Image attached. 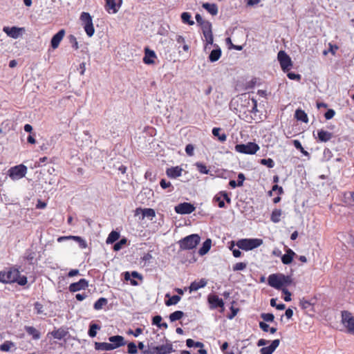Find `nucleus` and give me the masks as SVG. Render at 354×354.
Returning a JSON list of instances; mask_svg holds the SVG:
<instances>
[{"instance_id":"f257e3e1","label":"nucleus","mask_w":354,"mask_h":354,"mask_svg":"<svg viewBox=\"0 0 354 354\" xmlns=\"http://www.w3.org/2000/svg\"><path fill=\"white\" fill-rule=\"evenodd\" d=\"M0 281L4 283L17 282L20 286H24L27 283V277L20 275L17 269L11 268L0 272Z\"/></svg>"},{"instance_id":"f03ea898","label":"nucleus","mask_w":354,"mask_h":354,"mask_svg":"<svg viewBox=\"0 0 354 354\" xmlns=\"http://www.w3.org/2000/svg\"><path fill=\"white\" fill-rule=\"evenodd\" d=\"M172 344L166 340L165 344L160 346H155L153 344H149L147 349L143 351L144 354H170L174 352Z\"/></svg>"},{"instance_id":"7ed1b4c3","label":"nucleus","mask_w":354,"mask_h":354,"mask_svg":"<svg viewBox=\"0 0 354 354\" xmlns=\"http://www.w3.org/2000/svg\"><path fill=\"white\" fill-rule=\"evenodd\" d=\"M201 237L196 234L189 235L179 241V245L182 250H192L200 242Z\"/></svg>"},{"instance_id":"20e7f679","label":"nucleus","mask_w":354,"mask_h":354,"mask_svg":"<svg viewBox=\"0 0 354 354\" xmlns=\"http://www.w3.org/2000/svg\"><path fill=\"white\" fill-rule=\"evenodd\" d=\"M263 241L260 239H243L237 241L239 248L244 250H251L262 245Z\"/></svg>"},{"instance_id":"39448f33","label":"nucleus","mask_w":354,"mask_h":354,"mask_svg":"<svg viewBox=\"0 0 354 354\" xmlns=\"http://www.w3.org/2000/svg\"><path fill=\"white\" fill-rule=\"evenodd\" d=\"M259 149V146L257 143L252 142H249L246 144H239L235 146L236 151L249 155L255 154Z\"/></svg>"},{"instance_id":"423d86ee","label":"nucleus","mask_w":354,"mask_h":354,"mask_svg":"<svg viewBox=\"0 0 354 354\" xmlns=\"http://www.w3.org/2000/svg\"><path fill=\"white\" fill-rule=\"evenodd\" d=\"M80 19L84 26V29L88 37L94 35L95 29L93 24L92 17L89 13L83 12L81 14Z\"/></svg>"},{"instance_id":"0eeeda50","label":"nucleus","mask_w":354,"mask_h":354,"mask_svg":"<svg viewBox=\"0 0 354 354\" xmlns=\"http://www.w3.org/2000/svg\"><path fill=\"white\" fill-rule=\"evenodd\" d=\"M27 167L24 165H19L11 167L8 170V176L13 180H17L26 176Z\"/></svg>"},{"instance_id":"6e6552de","label":"nucleus","mask_w":354,"mask_h":354,"mask_svg":"<svg viewBox=\"0 0 354 354\" xmlns=\"http://www.w3.org/2000/svg\"><path fill=\"white\" fill-rule=\"evenodd\" d=\"M342 322L344 326L350 333H354V317L351 313L348 311H344L342 313Z\"/></svg>"},{"instance_id":"1a4fd4ad","label":"nucleus","mask_w":354,"mask_h":354,"mask_svg":"<svg viewBox=\"0 0 354 354\" xmlns=\"http://www.w3.org/2000/svg\"><path fill=\"white\" fill-rule=\"evenodd\" d=\"M278 60L280 63L282 70L288 71L292 66V61L290 57L283 50H280L277 55Z\"/></svg>"},{"instance_id":"9d476101","label":"nucleus","mask_w":354,"mask_h":354,"mask_svg":"<svg viewBox=\"0 0 354 354\" xmlns=\"http://www.w3.org/2000/svg\"><path fill=\"white\" fill-rule=\"evenodd\" d=\"M3 30L8 36L13 39H17L22 35L23 32L24 31V28H17L15 26H5L3 27Z\"/></svg>"},{"instance_id":"9b49d317","label":"nucleus","mask_w":354,"mask_h":354,"mask_svg":"<svg viewBox=\"0 0 354 354\" xmlns=\"http://www.w3.org/2000/svg\"><path fill=\"white\" fill-rule=\"evenodd\" d=\"M194 210V206L189 203H183L175 207V211L180 214H191Z\"/></svg>"},{"instance_id":"f8f14e48","label":"nucleus","mask_w":354,"mask_h":354,"mask_svg":"<svg viewBox=\"0 0 354 354\" xmlns=\"http://www.w3.org/2000/svg\"><path fill=\"white\" fill-rule=\"evenodd\" d=\"M268 284L277 290L282 289V281L281 274H272L268 277Z\"/></svg>"},{"instance_id":"ddd939ff","label":"nucleus","mask_w":354,"mask_h":354,"mask_svg":"<svg viewBox=\"0 0 354 354\" xmlns=\"http://www.w3.org/2000/svg\"><path fill=\"white\" fill-rule=\"evenodd\" d=\"M214 201L216 202H218V205L220 208H223L225 207V203L224 201H226L227 203H231V199L228 196V194L226 192H221L218 194H217L214 198Z\"/></svg>"},{"instance_id":"4468645a","label":"nucleus","mask_w":354,"mask_h":354,"mask_svg":"<svg viewBox=\"0 0 354 354\" xmlns=\"http://www.w3.org/2000/svg\"><path fill=\"white\" fill-rule=\"evenodd\" d=\"M140 214H142V219L147 218L149 220H152L156 216V212L154 209L151 208H137L136 209L135 215L137 216Z\"/></svg>"},{"instance_id":"2eb2a0df","label":"nucleus","mask_w":354,"mask_h":354,"mask_svg":"<svg viewBox=\"0 0 354 354\" xmlns=\"http://www.w3.org/2000/svg\"><path fill=\"white\" fill-rule=\"evenodd\" d=\"M88 286V281L84 279H81L79 281L71 283L68 289L70 292H75L85 289Z\"/></svg>"},{"instance_id":"dca6fc26","label":"nucleus","mask_w":354,"mask_h":354,"mask_svg":"<svg viewBox=\"0 0 354 354\" xmlns=\"http://www.w3.org/2000/svg\"><path fill=\"white\" fill-rule=\"evenodd\" d=\"M64 35L65 30L64 29H62L53 37L50 41V44L53 49H56L58 48L59 43L63 39Z\"/></svg>"},{"instance_id":"f3484780","label":"nucleus","mask_w":354,"mask_h":354,"mask_svg":"<svg viewBox=\"0 0 354 354\" xmlns=\"http://www.w3.org/2000/svg\"><path fill=\"white\" fill-rule=\"evenodd\" d=\"M121 0H106V10L109 13H116L120 6Z\"/></svg>"},{"instance_id":"a211bd4d","label":"nucleus","mask_w":354,"mask_h":354,"mask_svg":"<svg viewBox=\"0 0 354 354\" xmlns=\"http://www.w3.org/2000/svg\"><path fill=\"white\" fill-rule=\"evenodd\" d=\"M280 344L279 339H274L272 341L271 344L268 346L263 347L260 349L261 354H272L276 348Z\"/></svg>"},{"instance_id":"6ab92c4d","label":"nucleus","mask_w":354,"mask_h":354,"mask_svg":"<svg viewBox=\"0 0 354 354\" xmlns=\"http://www.w3.org/2000/svg\"><path fill=\"white\" fill-rule=\"evenodd\" d=\"M109 340L111 342L110 344L112 346H115V348L124 346L126 344L124 337L120 335L111 336L109 338Z\"/></svg>"},{"instance_id":"aec40b11","label":"nucleus","mask_w":354,"mask_h":354,"mask_svg":"<svg viewBox=\"0 0 354 354\" xmlns=\"http://www.w3.org/2000/svg\"><path fill=\"white\" fill-rule=\"evenodd\" d=\"M52 335L55 339L61 340L68 335V331L64 328H59L48 333V335Z\"/></svg>"},{"instance_id":"412c9836","label":"nucleus","mask_w":354,"mask_h":354,"mask_svg":"<svg viewBox=\"0 0 354 354\" xmlns=\"http://www.w3.org/2000/svg\"><path fill=\"white\" fill-rule=\"evenodd\" d=\"M333 137V133L325 131L324 129H320L317 131V138L319 141L322 142H326L329 141Z\"/></svg>"},{"instance_id":"4be33fe9","label":"nucleus","mask_w":354,"mask_h":354,"mask_svg":"<svg viewBox=\"0 0 354 354\" xmlns=\"http://www.w3.org/2000/svg\"><path fill=\"white\" fill-rule=\"evenodd\" d=\"M156 53L153 50L146 48L143 62L147 64H151L154 62V58H156Z\"/></svg>"},{"instance_id":"5701e85b","label":"nucleus","mask_w":354,"mask_h":354,"mask_svg":"<svg viewBox=\"0 0 354 354\" xmlns=\"http://www.w3.org/2000/svg\"><path fill=\"white\" fill-rule=\"evenodd\" d=\"M207 285V281L205 279H201L199 281H194L189 287V292L196 291L201 288H204Z\"/></svg>"},{"instance_id":"b1692460","label":"nucleus","mask_w":354,"mask_h":354,"mask_svg":"<svg viewBox=\"0 0 354 354\" xmlns=\"http://www.w3.org/2000/svg\"><path fill=\"white\" fill-rule=\"evenodd\" d=\"M183 169L179 167H171L167 169V175L169 178H176L181 176Z\"/></svg>"},{"instance_id":"393cba45","label":"nucleus","mask_w":354,"mask_h":354,"mask_svg":"<svg viewBox=\"0 0 354 354\" xmlns=\"http://www.w3.org/2000/svg\"><path fill=\"white\" fill-rule=\"evenodd\" d=\"M296 254L294 251H292L291 249H288L286 254L281 257L282 263L286 265L290 264L292 261L293 257Z\"/></svg>"},{"instance_id":"a878e982","label":"nucleus","mask_w":354,"mask_h":354,"mask_svg":"<svg viewBox=\"0 0 354 354\" xmlns=\"http://www.w3.org/2000/svg\"><path fill=\"white\" fill-rule=\"evenodd\" d=\"M208 301L213 308L223 307L224 305L223 301L216 295L209 296Z\"/></svg>"},{"instance_id":"bb28decb","label":"nucleus","mask_w":354,"mask_h":354,"mask_svg":"<svg viewBox=\"0 0 354 354\" xmlns=\"http://www.w3.org/2000/svg\"><path fill=\"white\" fill-rule=\"evenodd\" d=\"M26 332L32 337L35 340L39 339L41 337L40 333L33 326H26L24 328Z\"/></svg>"},{"instance_id":"cd10ccee","label":"nucleus","mask_w":354,"mask_h":354,"mask_svg":"<svg viewBox=\"0 0 354 354\" xmlns=\"http://www.w3.org/2000/svg\"><path fill=\"white\" fill-rule=\"evenodd\" d=\"M211 245H212V241L211 239H207L203 243V245L202 247L199 249L198 250V254L201 255V256H203L205 255V254H207L210 248H211Z\"/></svg>"},{"instance_id":"c85d7f7f","label":"nucleus","mask_w":354,"mask_h":354,"mask_svg":"<svg viewBox=\"0 0 354 354\" xmlns=\"http://www.w3.org/2000/svg\"><path fill=\"white\" fill-rule=\"evenodd\" d=\"M95 348L102 351H111L115 349V346H112L110 343L106 342H95Z\"/></svg>"},{"instance_id":"c756f323","label":"nucleus","mask_w":354,"mask_h":354,"mask_svg":"<svg viewBox=\"0 0 354 354\" xmlns=\"http://www.w3.org/2000/svg\"><path fill=\"white\" fill-rule=\"evenodd\" d=\"M203 8L209 12L212 15H216L218 14V7L214 3H204Z\"/></svg>"},{"instance_id":"7c9ffc66","label":"nucleus","mask_w":354,"mask_h":354,"mask_svg":"<svg viewBox=\"0 0 354 354\" xmlns=\"http://www.w3.org/2000/svg\"><path fill=\"white\" fill-rule=\"evenodd\" d=\"M165 297L169 298V299L165 301V304L167 306L177 304L181 299L178 295L170 297L169 293H167Z\"/></svg>"},{"instance_id":"2f4dec72","label":"nucleus","mask_w":354,"mask_h":354,"mask_svg":"<svg viewBox=\"0 0 354 354\" xmlns=\"http://www.w3.org/2000/svg\"><path fill=\"white\" fill-rule=\"evenodd\" d=\"M221 56V50L219 48L214 49L209 54V59L211 62H216Z\"/></svg>"},{"instance_id":"473e14b6","label":"nucleus","mask_w":354,"mask_h":354,"mask_svg":"<svg viewBox=\"0 0 354 354\" xmlns=\"http://www.w3.org/2000/svg\"><path fill=\"white\" fill-rule=\"evenodd\" d=\"M295 118L297 120L302 121L304 122H308V119L307 114L301 109H297L295 114Z\"/></svg>"},{"instance_id":"72a5a7b5","label":"nucleus","mask_w":354,"mask_h":354,"mask_svg":"<svg viewBox=\"0 0 354 354\" xmlns=\"http://www.w3.org/2000/svg\"><path fill=\"white\" fill-rule=\"evenodd\" d=\"M221 129L218 127H214L212 129V134L217 137L218 140L223 142L227 140V136L225 133L220 134Z\"/></svg>"},{"instance_id":"f704fd0d","label":"nucleus","mask_w":354,"mask_h":354,"mask_svg":"<svg viewBox=\"0 0 354 354\" xmlns=\"http://www.w3.org/2000/svg\"><path fill=\"white\" fill-rule=\"evenodd\" d=\"M120 237V234L116 231H112L106 240V244H111L116 241Z\"/></svg>"},{"instance_id":"c9c22d12","label":"nucleus","mask_w":354,"mask_h":354,"mask_svg":"<svg viewBox=\"0 0 354 354\" xmlns=\"http://www.w3.org/2000/svg\"><path fill=\"white\" fill-rule=\"evenodd\" d=\"M184 315V313L180 310H176L169 315V319L171 322L180 319Z\"/></svg>"},{"instance_id":"e433bc0d","label":"nucleus","mask_w":354,"mask_h":354,"mask_svg":"<svg viewBox=\"0 0 354 354\" xmlns=\"http://www.w3.org/2000/svg\"><path fill=\"white\" fill-rule=\"evenodd\" d=\"M15 347V343L10 341H6L0 346V350L3 352H8L12 348Z\"/></svg>"},{"instance_id":"4c0bfd02","label":"nucleus","mask_w":354,"mask_h":354,"mask_svg":"<svg viewBox=\"0 0 354 354\" xmlns=\"http://www.w3.org/2000/svg\"><path fill=\"white\" fill-rule=\"evenodd\" d=\"M107 304V299L101 297L98 300H97L94 304V308L97 310L102 309L105 305Z\"/></svg>"},{"instance_id":"58836bf2","label":"nucleus","mask_w":354,"mask_h":354,"mask_svg":"<svg viewBox=\"0 0 354 354\" xmlns=\"http://www.w3.org/2000/svg\"><path fill=\"white\" fill-rule=\"evenodd\" d=\"M72 239L75 241L79 244L80 248L82 249H85L88 246L86 241L81 236H73Z\"/></svg>"},{"instance_id":"ea45409f","label":"nucleus","mask_w":354,"mask_h":354,"mask_svg":"<svg viewBox=\"0 0 354 354\" xmlns=\"http://www.w3.org/2000/svg\"><path fill=\"white\" fill-rule=\"evenodd\" d=\"M204 37L206 40L207 44L205 46V48H207V45L213 44V35L212 30L208 31L203 32Z\"/></svg>"},{"instance_id":"a19ab883","label":"nucleus","mask_w":354,"mask_h":354,"mask_svg":"<svg viewBox=\"0 0 354 354\" xmlns=\"http://www.w3.org/2000/svg\"><path fill=\"white\" fill-rule=\"evenodd\" d=\"M282 212L281 209H274L271 215V220L274 223H278L280 221Z\"/></svg>"},{"instance_id":"79ce46f5","label":"nucleus","mask_w":354,"mask_h":354,"mask_svg":"<svg viewBox=\"0 0 354 354\" xmlns=\"http://www.w3.org/2000/svg\"><path fill=\"white\" fill-rule=\"evenodd\" d=\"M100 326L96 324H92L90 325V328L88 330V335L91 337H94L96 336L97 330H100Z\"/></svg>"},{"instance_id":"37998d69","label":"nucleus","mask_w":354,"mask_h":354,"mask_svg":"<svg viewBox=\"0 0 354 354\" xmlns=\"http://www.w3.org/2000/svg\"><path fill=\"white\" fill-rule=\"evenodd\" d=\"M181 19L183 23L193 25L194 22L191 20V15L188 12H183L181 15Z\"/></svg>"},{"instance_id":"c03bdc74","label":"nucleus","mask_w":354,"mask_h":354,"mask_svg":"<svg viewBox=\"0 0 354 354\" xmlns=\"http://www.w3.org/2000/svg\"><path fill=\"white\" fill-rule=\"evenodd\" d=\"M261 164L267 166L268 168H273L274 166V162L272 159H261L260 161Z\"/></svg>"},{"instance_id":"a18cd8bd","label":"nucleus","mask_w":354,"mask_h":354,"mask_svg":"<svg viewBox=\"0 0 354 354\" xmlns=\"http://www.w3.org/2000/svg\"><path fill=\"white\" fill-rule=\"evenodd\" d=\"M261 317L263 319L264 322H273L274 319V316L272 313H262L261 315Z\"/></svg>"},{"instance_id":"49530a36","label":"nucleus","mask_w":354,"mask_h":354,"mask_svg":"<svg viewBox=\"0 0 354 354\" xmlns=\"http://www.w3.org/2000/svg\"><path fill=\"white\" fill-rule=\"evenodd\" d=\"M196 166L198 169V170L201 173L204 174H207L209 173V169H207L206 166L201 162H196Z\"/></svg>"},{"instance_id":"de8ad7c7","label":"nucleus","mask_w":354,"mask_h":354,"mask_svg":"<svg viewBox=\"0 0 354 354\" xmlns=\"http://www.w3.org/2000/svg\"><path fill=\"white\" fill-rule=\"evenodd\" d=\"M128 353L129 354H136L138 352L137 346L133 342H130L127 345Z\"/></svg>"},{"instance_id":"09e8293b","label":"nucleus","mask_w":354,"mask_h":354,"mask_svg":"<svg viewBox=\"0 0 354 354\" xmlns=\"http://www.w3.org/2000/svg\"><path fill=\"white\" fill-rule=\"evenodd\" d=\"M293 145L297 149L300 150V151L302 153H304V155L308 154V153L304 149L301 142L299 140H293Z\"/></svg>"},{"instance_id":"8fccbe9b","label":"nucleus","mask_w":354,"mask_h":354,"mask_svg":"<svg viewBox=\"0 0 354 354\" xmlns=\"http://www.w3.org/2000/svg\"><path fill=\"white\" fill-rule=\"evenodd\" d=\"M127 243L126 239H122L119 242L116 243L113 246V250L115 251L120 250L124 245Z\"/></svg>"},{"instance_id":"3c124183","label":"nucleus","mask_w":354,"mask_h":354,"mask_svg":"<svg viewBox=\"0 0 354 354\" xmlns=\"http://www.w3.org/2000/svg\"><path fill=\"white\" fill-rule=\"evenodd\" d=\"M246 267H247V263H243V262L237 263H236V264L233 266V270H234V271L243 270H244Z\"/></svg>"},{"instance_id":"603ef678","label":"nucleus","mask_w":354,"mask_h":354,"mask_svg":"<svg viewBox=\"0 0 354 354\" xmlns=\"http://www.w3.org/2000/svg\"><path fill=\"white\" fill-rule=\"evenodd\" d=\"M281 278L283 286H288V285L290 284L292 282V279H291L290 277H289V276H286L284 274H281Z\"/></svg>"},{"instance_id":"864d4df0","label":"nucleus","mask_w":354,"mask_h":354,"mask_svg":"<svg viewBox=\"0 0 354 354\" xmlns=\"http://www.w3.org/2000/svg\"><path fill=\"white\" fill-rule=\"evenodd\" d=\"M201 26L203 32L212 30V24L208 21H205V22H203V24H201Z\"/></svg>"},{"instance_id":"5fc2aeb1","label":"nucleus","mask_w":354,"mask_h":354,"mask_svg":"<svg viewBox=\"0 0 354 354\" xmlns=\"http://www.w3.org/2000/svg\"><path fill=\"white\" fill-rule=\"evenodd\" d=\"M142 333V329L140 328H137L134 331L132 330H129L127 333L129 335H133L135 337L139 336Z\"/></svg>"},{"instance_id":"6e6d98bb","label":"nucleus","mask_w":354,"mask_h":354,"mask_svg":"<svg viewBox=\"0 0 354 354\" xmlns=\"http://www.w3.org/2000/svg\"><path fill=\"white\" fill-rule=\"evenodd\" d=\"M234 245V242L232 243V246L230 247V250L232 251L233 255L234 257H240L241 255V252L238 249H233Z\"/></svg>"},{"instance_id":"4d7b16f0","label":"nucleus","mask_w":354,"mask_h":354,"mask_svg":"<svg viewBox=\"0 0 354 354\" xmlns=\"http://www.w3.org/2000/svg\"><path fill=\"white\" fill-rule=\"evenodd\" d=\"M335 111L333 110V109H328L326 113H325V118L326 120H330L331 118H333L335 115Z\"/></svg>"},{"instance_id":"13d9d810","label":"nucleus","mask_w":354,"mask_h":354,"mask_svg":"<svg viewBox=\"0 0 354 354\" xmlns=\"http://www.w3.org/2000/svg\"><path fill=\"white\" fill-rule=\"evenodd\" d=\"M35 309L37 314H42L44 313L43 305L39 302H36L35 304Z\"/></svg>"},{"instance_id":"bf43d9fd","label":"nucleus","mask_w":354,"mask_h":354,"mask_svg":"<svg viewBox=\"0 0 354 354\" xmlns=\"http://www.w3.org/2000/svg\"><path fill=\"white\" fill-rule=\"evenodd\" d=\"M282 292L285 294V297H284V300L286 301H290L291 300V293L290 292L286 289V288H283L282 289Z\"/></svg>"},{"instance_id":"052dcab7","label":"nucleus","mask_w":354,"mask_h":354,"mask_svg":"<svg viewBox=\"0 0 354 354\" xmlns=\"http://www.w3.org/2000/svg\"><path fill=\"white\" fill-rule=\"evenodd\" d=\"M194 147L192 145H187L185 147V151L189 156H192L194 155Z\"/></svg>"},{"instance_id":"680f3d73","label":"nucleus","mask_w":354,"mask_h":354,"mask_svg":"<svg viewBox=\"0 0 354 354\" xmlns=\"http://www.w3.org/2000/svg\"><path fill=\"white\" fill-rule=\"evenodd\" d=\"M300 306L304 309H308L311 306V304L307 300L302 299L300 301Z\"/></svg>"},{"instance_id":"e2e57ef3","label":"nucleus","mask_w":354,"mask_h":354,"mask_svg":"<svg viewBox=\"0 0 354 354\" xmlns=\"http://www.w3.org/2000/svg\"><path fill=\"white\" fill-rule=\"evenodd\" d=\"M259 327L264 332H268L270 328L269 325L265 323L264 322H259Z\"/></svg>"},{"instance_id":"0e129e2a","label":"nucleus","mask_w":354,"mask_h":354,"mask_svg":"<svg viewBox=\"0 0 354 354\" xmlns=\"http://www.w3.org/2000/svg\"><path fill=\"white\" fill-rule=\"evenodd\" d=\"M160 185L162 189H167L171 186V183L166 181L165 179L161 180Z\"/></svg>"},{"instance_id":"69168bd1","label":"nucleus","mask_w":354,"mask_h":354,"mask_svg":"<svg viewBox=\"0 0 354 354\" xmlns=\"http://www.w3.org/2000/svg\"><path fill=\"white\" fill-rule=\"evenodd\" d=\"M287 76L288 77L289 79L290 80H299L300 78H301V76L299 74H295L294 73H288L287 74Z\"/></svg>"},{"instance_id":"338daca9","label":"nucleus","mask_w":354,"mask_h":354,"mask_svg":"<svg viewBox=\"0 0 354 354\" xmlns=\"http://www.w3.org/2000/svg\"><path fill=\"white\" fill-rule=\"evenodd\" d=\"M245 176L243 174L240 173L238 175V186L241 187L243 185V181L245 180Z\"/></svg>"},{"instance_id":"774afa93","label":"nucleus","mask_w":354,"mask_h":354,"mask_svg":"<svg viewBox=\"0 0 354 354\" xmlns=\"http://www.w3.org/2000/svg\"><path fill=\"white\" fill-rule=\"evenodd\" d=\"M161 320L162 317L160 315H156L153 318V324L159 326V325H160Z\"/></svg>"}]
</instances>
